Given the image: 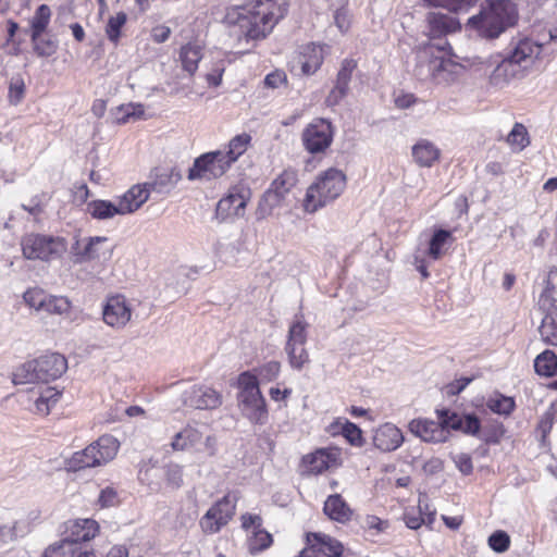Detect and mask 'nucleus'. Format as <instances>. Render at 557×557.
Instances as JSON below:
<instances>
[{
    "label": "nucleus",
    "mask_w": 557,
    "mask_h": 557,
    "mask_svg": "<svg viewBox=\"0 0 557 557\" xmlns=\"http://www.w3.org/2000/svg\"><path fill=\"white\" fill-rule=\"evenodd\" d=\"M284 0H247L242 5L226 8L222 24L238 42L265 39L287 14Z\"/></svg>",
    "instance_id": "1"
},
{
    "label": "nucleus",
    "mask_w": 557,
    "mask_h": 557,
    "mask_svg": "<svg viewBox=\"0 0 557 557\" xmlns=\"http://www.w3.org/2000/svg\"><path fill=\"white\" fill-rule=\"evenodd\" d=\"M542 52V46L530 38L513 39L510 49L491 74V83L503 87L512 81L522 79L533 69Z\"/></svg>",
    "instance_id": "2"
},
{
    "label": "nucleus",
    "mask_w": 557,
    "mask_h": 557,
    "mask_svg": "<svg viewBox=\"0 0 557 557\" xmlns=\"http://www.w3.org/2000/svg\"><path fill=\"white\" fill-rule=\"evenodd\" d=\"M519 18L518 7L512 0H484L479 14L468 20V26L486 39L498 38Z\"/></svg>",
    "instance_id": "3"
},
{
    "label": "nucleus",
    "mask_w": 557,
    "mask_h": 557,
    "mask_svg": "<svg viewBox=\"0 0 557 557\" xmlns=\"http://www.w3.org/2000/svg\"><path fill=\"white\" fill-rule=\"evenodd\" d=\"M448 46L446 40L424 46L418 53L417 75L423 79H434L438 84L453 82L461 67L446 58Z\"/></svg>",
    "instance_id": "4"
},
{
    "label": "nucleus",
    "mask_w": 557,
    "mask_h": 557,
    "mask_svg": "<svg viewBox=\"0 0 557 557\" xmlns=\"http://www.w3.org/2000/svg\"><path fill=\"white\" fill-rule=\"evenodd\" d=\"M346 187V176L337 169L330 168L322 172L308 187L304 210L307 213H314L337 199Z\"/></svg>",
    "instance_id": "5"
},
{
    "label": "nucleus",
    "mask_w": 557,
    "mask_h": 557,
    "mask_svg": "<svg viewBox=\"0 0 557 557\" xmlns=\"http://www.w3.org/2000/svg\"><path fill=\"white\" fill-rule=\"evenodd\" d=\"M67 369L64 356L52 352L22 364L13 374L14 384L49 382L59 379Z\"/></svg>",
    "instance_id": "6"
},
{
    "label": "nucleus",
    "mask_w": 557,
    "mask_h": 557,
    "mask_svg": "<svg viewBox=\"0 0 557 557\" xmlns=\"http://www.w3.org/2000/svg\"><path fill=\"white\" fill-rule=\"evenodd\" d=\"M120 448L112 435H102L85 449L76 451L65 461L67 471L77 472L86 468L101 467L114 459Z\"/></svg>",
    "instance_id": "7"
},
{
    "label": "nucleus",
    "mask_w": 557,
    "mask_h": 557,
    "mask_svg": "<svg viewBox=\"0 0 557 557\" xmlns=\"http://www.w3.org/2000/svg\"><path fill=\"white\" fill-rule=\"evenodd\" d=\"M238 406L242 413L253 424L263 425L268 421V409L257 375L244 372L238 376Z\"/></svg>",
    "instance_id": "8"
},
{
    "label": "nucleus",
    "mask_w": 557,
    "mask_h": 557,
    "mask_svg": "<svg viewBox=\"0 0 557 557\" xmlns=\"http://www.w3.org/2000/svg\"><path fill=\"white\" fill-rule=\"evenodd\" d=\"M297 175L293 171H284L271 184V188L263 195L257 209L258 219H265L273 210L281 206L285 195L296 185Z\"/></svg>",
    "instance_id": "9"
},
{
    "label": "nucleus",
    "mask_w": 557,
    "mask_h": 557,
    "mask_svg": "<svg viewBox=\"0 0 557 557\" xmlns=\"http://www.w3.org/2000/svg\"><path fill=\"white\" fill-rule=\"evenodd\" d=\"M22 251L27 259L49 260L64 250L63 240L52 236L28 234L22 238Z\"/></svg>",
    "instance_id": "10"
},
{
    "label": "nucleus",
    "mask_w": 557,
    "mask_h": 557,
    "mask_svg": "<svg viewBox=\"0 0 557 557\" xmlns=\"http://www.w3.org/2000/svg\"><path fill=\"white\" fill-rule=\"evenodd\" d=\"M334 136L333 126L330 121L322 117L314 119L302 131L301 140L305 149L311 153H322L332 144Z\"/></svg>",
    "instance_id": "11"
},
{
    "label": "nucleus",
    "mask_w": 557,
    "mask_h": 557,
    "mask_svg": "<svg viewBox=\"0 0 557 557\" xmlns=\"http://www.w3.org/2000/svg\"><path fill=\"white\" fill-rule=\"evenodd\" d=\"M224 151H213L202 154L194 162V166L189 170V180H211L222 176L231 166Z\"/></svg>",
    "instance_id": "12"
},
{
    "label": "nucleus",
    "mask_w": 557,
    "mask_h": 557,
    "mask_svg": "<svg viewBox=\"0 0 557 557\" xmlns=\"http://www.w3.org/2000/svg\"><path fill=\"white\" fill-rule=\"evenodd\" d=\"M235 509V499L225 495L202 516L199 522L201 530L207 534L218 533L233 518Z\"/></svg>",
    "instance_id": "13"
},
{
    "label": "nucleus",
    "mask_w": 557,
    "mask_h": 557,
    "mask_svg": "<svg viewBox=\"0 0 557 557\" xmlns=\"http://www.w3.org/2000/svg\"><path fill=\"white\" fill-rule=\"evenodd\" d=\"M249 197L250 190L246 186L235 185L231 187L216 205V216L222 221L243 216Z\"/></svg>",
    "instance_id": "14"
},
{
    "label": "nucleus",
    "mask_w": 557,
    "mask_h": 557,
    "mask_svg": "<svg viewBox=\"0 0 557 557\" xmlns=\"http://www.w3.org/2000/svg\"><path fill=\"white\" fill-rule=\"evenodd\" d=\"M438 421L430 419H414L408 428L409 431L417 437L428 443H443L448 440L449 431L444 423V410L437 411Z\"/></svg>",
    "instance_id": "15"
},
{
    "label": "nucleus",
    "mask_w": 557,
    "mask_h": 557,
    "mask_svg": "<svg viewBox=\"0 0 557 557\" xmlns=\"http://www.w3.org/2000/svg\"><path fill=\"white\" fill-rule=\"evenodd\" d=\"M132 314V306L122 295L109 297L102 308L103 322L114 330L124 329L131 321Z\"/></svg>",
    "instance_id": "16"
},
{
    "label": "nucleus",
    "mask_w": 557,
    "mask_h": 557,
    "mask_svg": "<svg viewBox=\"0 0 557 557\" xmlns=\"http://www.w3.org/2000/svg\"><path fill=\"white\" fill-rule=\"evenodd\" d=\"M185 406L200 410H211L221 406L222 395L210 386L194 385L183 394Z\"/></svg>",
    "instance_id": "17"
},
{
    "label": "nucleus",
    "mask_w": 557,
    "mask_h": 557,
    "mask_svg": "<svg viewBox=\"0 0 557 557\" xmlns=\"http://www.w3.org/2000/svg\"><path fill=\"white\" fill-rule=\"evenodd\" d=\"M108 243L109 238L106 236L89 237L83 246L77 243L75 248L76 261L87 262L110 258L113 249L108 245Z\"/></svg>",
    "instance_id": "18"
},
{
    "label": "nucleus",
    "mask_w": 557,
    "mask_h": 557,
    "mask_svg": "<svg viewBox=\"0 0 557 557\" xmlns=\"http://www.w3.org/2000/svg\"><path fill=\"white\" fill-rule=\"evenodd\" d=\"M337 461V453L333 449L319 448L313 453L307 454L302 457L301 469L304 474L317 475L331 467L335 466Z\"/></svg>",
    "instance_id": "19"
},
{
    "label": "nucleus",
    "mask_w": 557,
    "mask_h": 557,
    "mask_svg": "<svg viewBox=\"0 0 557 557\" xmlns=\"http://www.w3.org/2000/svg\"><path fill=\"white\" fill-rule=\"evenodd\" d=\"M160 473L164 476L166 486L171 490H178L183 485V468L176 463H169L162 469L156 467L146 469L141 480L147 481L149 488L157 492L160 490V484L153 482L151 478Z\"/></svg>",
    "instance_id": "20"
},
{
    "label": "nucleus",
    "mask_w": 557,
    "mask_h": 557,
    "mask_svg": "<svg viewBox=\"0 0 557 557\" xmlns=\"http://www.w3.org/2000/svg\"><path fill=\"white\" fill-rule=\"evenodd\" d=\"M306 544L314 555L322 553L326 557H342L344 553V546L339 541L320 532L307 533Z\"/></svg>",
    "instance_id": "21"
},
{
    "label": "nucleus",
    "mask_w": 557,
    "mask_h": 557,
    "mask_svg": "<svg viewBox=\"0 0 557 557\" xmlns=\"http://www.w3.org/2000/svg\"><path fill=\"white\" fill-rule=\"evenodd\" d=\"M404 435L401 431L392 423L379 426L373 434V444L381 451H393L401 446Z\"/></svg>",
    "instance_id": "22"
},
{
    "label": "nucleus",
    "mask_w": 557,
    "mask_h": 557,
    "mask_svg": "<svg viewBox=\"0 0 557 557\" xmlns=\"http://www.w3.org/2000/svg\"><path fill=\"white\" fill-rule=\"evenodd\" d=\"M357 64L351 59H345L337 73L336 84L330 91L326 102L329 106L337 104L348 92L351 75Z\"/></svg>",
    "instance_id": "23"
},
{
    "label": "nucleus",
    "mask_w": 557,
    "mask_h": 557,
    "mask_svg": "<svg viewBox=\"0 0 557 557\" xmlns=\"http://www.w3.org/2000/svg\"><path fill=\"white\" fill-rule=\"evenodd\" d=\"M327 46L314 42L307 44L301 47L299 54V63L301 73L305 75L314 74L323 63L325 49Z\"/></svg>",
    "instance_id": "24"
},
{
    "label": "nucleus",
    "mask_w": 557,
    "mask_h": 557,
    "mask_svg": "<svg viewBox=\"0 0 557 557\" xmlns=\"http://www.w3.org/2000/svg\"><path fill=\"white\" fill-rule=\"evenodd\" d=\"M42 557H96V554L67 537L49 545Z\"/></svg>",
    "instance_id": "25"
},
{
    "label": "nucleus",
    "mask_w": 557,
    "mask_h": 557,
    "mask_svg": "<svg viewBox=\"0 0 557 557\" xmlns=\"http://www.w3.org/2000/svg\"><path fill=\"white\" fill-rule=\"evenodd\" d=\"M150 189L147 185H134L125 194L115 198L123 215L138 210L149 198Z\"/></svg>",
    "instance_id": "26"
},
{
    "label": "nucleus",
    "mask_w": 557,
    "mask_h": 557,
    "mask_svg": "<svg viewBox=\"0 0 557 557\" xmlns=\"http://www.w3.org/2000/svg\"><path fill=\"white\" fill-rule=\"evenodd\" d=\"M413 161L421 168H432L441 158V149L429 139H419L411 148Z\"/></svg>",
    "instance_id": "27"
},
{
    "label": "nucleus",
    "mask_w": 557,
    "mask_h": 557,
    "mask_svg": "<svg viewBox=\"0 0 557 557\" xmlns=\"http://www.w3.org/2000/svg\"><path fill=\"white\" fill-rule=\"evenodd\" d=\"M182 176L176 169H159L154 172L151 182L146 183L150 191L166 194L181 181Z\"/></svg>",
    "instance_id": "28"
},
{
    "label": "nucleus",
    "mask_w": 557,
    "mask_h": 557,
    "mask_svg": "<svg viewBox=\"0 0 557 557\" xmlns=\"http://www.w3.org/2000/svg\"><path fill=\"white\" fill-rule=\"evenodd\" d=\"M444 423L448 431L459 430L466 434L475 435L480 430V421L473 414H457L449 410H444Z\"/></svg>",
    "instance_id": "29"
},
{
    "label": "nucleus",
    "mask_w": 557,
    "mask_h": 557,
    "mask_svg": "<svg viewBox=\"0 0 557 557\" xmlns=\"http://www.w3.org/2000/svg\"><path fill=\"white\" fill-rule=\"evenodd\" d=\"M428 23L431 38H440L460 28V23L455 17L436 12L429 13Z\"/></svg>",
    "instance_id": "30"
},
{
    "label": "nucleus",
    "mask_w": 557,
    "mask_h": 557,
    "mask_svg": "<svg viewBox=\"0 0 557 557\" xmlns=\"http://www.w3.org/2000/svg\"><path fill=\"white\" fill-rule=\"evenodd\" d=\"M323 511L331 520L339 523H347L352 517V510L339 494L326 498Z\"/></svg>",
    "instance_id": "31"
},
{
    "label": "nucleus",
    "mask_w": 557,
    "mask_h": 557,
    "mask_svg": "<svg viewBox=\"0 0 557 557\" xmlns=\"http://www.w3.org/2000/svg\"><path fill=\"white\" fill-rule=\"evenodd\" d=\"M203 440V432L194 426H187L175 434L171 446L174 450L195 449L200 450Z\"/></svg>",
    "instance_id": "32"
},
{
    "label": "nucleus",
    "mask_w": 557,
    "mask_h": 557,
    "mask_svg": "<svg viewBox=\"0 0 557 557\" xmlns=\"http://www.w3.org/2000/svg\"><path fill=\"white\" fill-rule=\"evenodd\" d=\"M453 243L451 232L442 228L436 230L429 242L426 256L432 260H438L447 252Z\"/></svg>",
    "instance_id": "33"
},
{
    "label": "nucleus",
    "mask_w": 557,
    "mask_h": 557,
    "mask_svg": "<svg viewBox=\"0 0 557 557\" xmlns=\"http://www.w3.org/2000/svg\"><path fill=\"white\" fill-rule=\"evenodd\" d=\"M70 531V539L82 545V543L89 542L98 534L99 524L92 519H78L73 522Z\"/></svg>",
    "instance_id": "34"
},
{
    "label": "nucleus",
    "mask_w": 557,
    "mask_h": 557,
    "mask_svg": "<svg viewBox=\"0 0 557 557\" xmlns=\"http://www.w3.org/2000/svg\"><path fill=\"white\" fill-rule=\"evenodd\" d=\"M87 212L97 220H110L115 215H123L116 200H92L87 203Z\"/></svg>",
    "instance_id": "35"
},
{
    "label": "nucleus",
    "mask_w": 557,
    "mask_h": 557,
    "mask_svg": "<svg viewBox=\"0 0 557 557\" xmlns=\"http://www.w3.org/2000/svg\"><path fill=\"white\" fill-rule=\"evenodd\" d=\"M145 108L141 103H125L116 107L112 111L113 121L117 124H125L131 120L144 119Z\"/></svg>",
    "instance_id": "36"
},
{
    "label": "nucleus",
    "mask_w": 557,
    "mask_h": 557,
    "mask_svg": "<svg viewBox=\"0 0 557 557\" xmlns=\"http://www.w3.org/2000/svg\"><path fill=\"white\" fill-rule=\"evenodd\" d=\"M201 58V48L198 45L187 44L181 49L180 59L182 61L183 69L189 74H194L197 71L198 63Z\"/></svg>",
    "instance_id": "37"
},
{
    "label": "nucleus",
    "mask_w": 557,
    "mask_h": 557,
    "mask_svg": "<svg viewBox=\"0 0 557 557\" xmlns=\"http://www.w3.org/2000/svg\"><path fill=\"white\" fill-rule=\"evenodd\" d=\"M540 326L542 339L553 346H557V309H548Z\"/></svg>",
    "instance_id": "38"
},
{
    "label": "nucleus",
    "mask_w": 557,
    "mask_h": 557,
    "mask_svg": "<svg viewBox=\"0 0 557 557\" xmlns=\"http://www.w3.org/2000/svg\"><path fill=\"white\" fill-rule=\"evenodd\" d=\"M51 18V10L47 4L37 8L34 16L30 18V39L42 35L47 29Z\"/></svg>",
    "instance_id": "39"
},
{
    "label": "nucleus",
    "mask_w": 557,
    "mask_h": 557,
    "mask_svg": "<svg viewBox=\"0 0 557 557\" xmlns=\"http://www.w3.org/2000/svg\"><path fill=\"white\" fill-rule=\"evenodd\" d=\"M506 143L510 146L512 151H522L530 144L527 127L522 123H515L507 135Z\"/></svg>",
    "instance_id": "40"
},
{
    "label": "nucleus",
    "mask_w": 557,
    "mask_h": 557,
    "mask_svg": "<svg viewBox=\"0 0 557 557\" xmlns=\"http://www.w3.org/2000/svg\"><path fill=\"white\" fill-rule=\"evenodd\" d=\"M540 305L547 309H557V269L547 276V284L540 297Z\"/></svg>",
    "instance_id": "41"
},
{
    "label": "nucleus",
    "mask_w": 557,
    "mask_h": 557,
    "mask_svg": "<svg viewBox=\"0 0 557 557\" xmlns=\"http://www.w3.org/2000/svg\"><path fill=\"white\" fill-rule=\"evenodd\" d=\"M534 369L537 374L553 376L557 373V357L550 350L540 354L534 360Z\"/></svg>",
    "instance_id": "42"
},
{
    "label": "nucleus",
    "mask_w": 557,
    "mask_h": 557,
    "mask_svg": "<svg viewBox=\"0 0 557 557\" xmlns=\"http://www.w3.org/2000/svg\"><path fill=\"white\" fill-rule=\"evenodd\" d=\"M306 344H286L285 351L289 366L295 370H301L309 362V354L305 348Z\"/></svg>",
    "instance_id": "43"
},
{
    "label": "nucleus",
    "mask_w": 557,
    "mask_h": 557,
    "mask_svg": "<svg viewBox=\"0 0 557 557\" xmlns=\"http://www.w3.org/2000/svg\"><path fill=\"white\" fill-rule=\"evenodd\" d=\"M60 396V392H58L55 388H45L35 400L37 412L41 414H48L50 412V408L58 403Z\"/></svg>",
    "instance_id": "44"
},
{
    "label": "nucleus",
    "mask_w": 557,
    "mask_h": 557,
    "mask_svg": "<svg viewBox=\"0 0 557 557\" xmlns=\"http://www.w3.org/2000/svg\"><path fill=\"white\" fill-rule=\"evenodd\" d=\"M127 22L125 12H117L115 15L110 16L106 26V35L108 39L116 45L121 37V29Z\"/></svg>",
    "instance_id": "45"
},
{
    "label": "nucleus",
    "mask_w": 557,
    "mask_h": 557,
    "mask_svg": "<svg viewBox=\"0 0 557 557\" xmlns=\"http://www.w3.org/2000/svg\"><path fill=\"white\" fill-rule=\"evenodd\" d=\"M308 323L302 315H297L288 330L286 344H306Z\"/></svg>",
    "instance_id": "46"
},
{
    "label": "nucleus",
    "mask_w": 557,
    "mask_h": 557,
    "mask_svg": "<svg viewBox=\"0 0 557 557\" xmlns=\"http://www.w3.org/2000/svg\"><path fill=\"white\" fill-rule=\"evenodd\" d=\"M251 137L244 133L235 136L228 144V148L224 151L228 160L235 162L248 148Z\"/></svg>",
    "instance_id": "47"
},
{
    "label": "nucleus",
    "mask_w": 557,
    "mask_h": 557,
    "mask_svg": "<svg viewBox=\"0 0 557 557\" xmlns=\"http://www.w3.org/2000/svg\"><path fill=\"white\" fill-rule=\"evenodd\" d=\"M71 302L66 297L48 295L41 311L49 314L62 315L70 311Z\"/></svg>",
    "instance_id": "48"
},
{
    "label": "nucleus",
    "mask_w": 557,
    "mask_h": 557,
    "mask_svg": "<svg viewBox=\"0 0 557 557\" xmlns=\"http://www.w3.org/2000/svg\"><path fill=\"white\" fill-rule=\"evenodd\" d=\"M33 49L38 57L47 58L54 54L58 50V41L51 37L44 38L38 35L35 39H30Z\"/></svg>",
    "instance_id": "49"
},
{
    "label": "nucleus",
    "mask_w": 557,
    "mask_h": 557,
    "mask_svg": "<svg viewBox=\"0 0 557 557\" xmlns=\"http://www.w3.org/2000/svg\"><path fill=\"white\" fill-rule=\"evenodd\" d=\"M273 544V536L267 530L259 532V534L249 535L247 539V546L251 554H258L268 549Z\"/></svg>",
    "instance_id": "50"
},
{
    "label": "nucleus",
    "mask_w": 557,
    "mask_h": 557,
    "mask_svg": "<svg viewBox=\"0 0 557 557\" xmlns=\"http://www.w3.org/2000/svg\"><path fill=\"white\" fill-rule=\"evenodd\" d=\"M240 522L243 530L247 533V539L249 535L259 534V532H263L265 529L263 528V519L260 515L246 512L240 516Z\"/></svg>",
    "instance_id": "51"
},
{
    "label": "nucleus",
    "mask_w": 557,
    "mask_h": 557,
    "mask_svg": "<svg viewBox=\"0 0 557 557\" xmlns=\"http://www.w3.org/2000/svg\"><path fill=\"white\" fill-rule=\"evenodd\" d=\"M486 406L495 413L509 414L515 408V401L511 397L495 395L488 398Z\"/></svg>",
    "instance_id": "52"
},
{
    "label": "nucleus",
    "mask_w": 557,
    "mask_h": 557,
    "mask_svg": "<svg viewBox=\"0 0 557 557\" xmlns=\"http://www.w3.org/2000/svg\"><path fill=\"white\" fill-rule=\"evenodd\" d=\"M430 5L441 7L450 12L467 11L476 0H426Z\"/></svg>",
    "instance_id": "53"
},
{
    "label": "nucleus",
    "mask_w": 557,
    "mask_h": 557,
    "mask_svg": "<svg viewBox=\"0 0 557 557\" xmlns=\"http://www.w3.org/2000/svg\"><path fill=\"white\" fill-rule=\"evenodd\" d=\"M21 524L22 523L20 521L14 520L0 525V542L4 544L14 542L18 535L25 533V530L22 529Z\"/></svg>",
    "instance_id": "54"
},
{
    "label": "nucleus",
    "mask_w": 557,
    "mask_h": 557,
    "mask_svg": "<svg viewBox=\"0 0 557 557\" xmlns=\"http://www.w3.org/2000/svg\"><path fill=\"white\" fill-rule=\"evenodd\" d=\"M488 546L496 553H505L510 546V536L502 530L492 533L487 540Z\"/></svg>",
    "instance_id": "55"
},
{
    "label": "nucleus",
    "mask_w": 557,
    "mask_h": 557,
    "mask_svg": "<svg viewBox=\"0 0 557 557\" xmlns=\"http://www.w3.org/2000/svg\"><path fill=\"white\" fill-rule=\"evenodd\" d=\"M48 294H46L42 289L32 288L24 293V300L30 307L37 311H41L45 307L46 299Z\"/></svg>",
    "instance_id": "56"
},
{
    "label": "nucleus",
    "mask_w": 557,
    "mask_h": 557,
    "mask_svg": "<svg viewBox=\"0 0 557 557\" xmlns=\"http://www.w3.org/2000/svg\"><path fill=\"white\" fill-rule=\"evenodd\" d=\"M25 91V84L21 76L11 78L9 86V100L12 104H17L22 101Z\"/></svg>",
    "instance_id": "57"
},
{
    "label": "nucleus",
    "mask_w": 557,
    "mask_h": 557,
    "mask_svg": "<svg viewBox=\"0 0 557 557\" xmlns=\"http://www.w3.org/2000/svg\"><path fill=\"white\" fill-rule=\"evenodd\" d=\"M342 433L351 445H362L361 430L355 423L346 421L342 428Z\"/></svg>",
    "instance_id": "58"
},
{
    "label": "nucleus",
    "mask_w": 557,
    "mask_h": 557,
    "mask_svg": "<svg viewBox=\"0 0 557 557\" xmlns=\"http://www.w3.org/2000/svg\"><path fill=\"white\" fill-rule=\"evenodd\" d=\"M119 502V494L114 487L107 486L106 488L101 490L100 495L98 497V504L101 508L116 506Z\"/></svg>",
    "instance_id": "59"
},
{
    "label": "nucleus",
    "mask_w": 557,
    "mask_h": 557,
    "mask_svg": "<svg viewBox=\"0 0 557 557\" xmlns=\"http://www.w3.org/2000/svg\"><path fill=\"white\" fill-rule=\"evenodd\" d=\"M281 371V363L278 361H269L258 368V375L264 381H273L277 377Z\"/></svg>",
    "instance_id": "60"
},
{
    "label": "nucleus",
    "mask_w": 557,
    "mask_h": 557,
    "mask_svg": "<svg viewBox=\"0 0 557 557\" xmlns=\"http://www.w3.org/2000/svg\"><path fill=\"white\" fill-rule=\"evenodd\" d=\"M451 459L457 469L463 474L469 475L473 471V463L470 455L466 453H458L451 456Z\"/></svg>",
    "instance_id": "61"
},
{
    "label": "nucleus",
    "mask_w": 557,
    "mask_h": 557,
    "mask_svg": "<svg viewBox=\"0 0 557 557\" xmlns=\"http://www.w3.org/2000/svg\"><path fill=\"white\" fill-rule=\"evenodd\" d=\"M334 22L342 33H346L350 27V14L347 9L341 8L335 11Z\"/></svg>",
    "instance_id": "62"
},
{
    "label": "nucleus",
    "mask_w": 557,
    "mask_h": 557,
    "mask_svg": "<svg viewBox=\"0 0 557 557\" xmlns=\"http://www.w3.org/2000/svg\"><path fill=\"white\" fill-rule=\"evenodd\" d=\"M287 82L286 74L282 71H274L264 78V85L269 88H278Z\"/></svg>",
    "instance_id": "63"
},
{
    "label": "nucleus",
    "mask_w": 557,
    "mask_h": 557,
    "mask_svg": "<svg viewBox=\"0 0 557 557\" xmlns=\"http://www.w3.org/2000/svg\"><path fill=\"white\" fill-rule=\"evenodd\" d=\"M22 208L34 216L39 215L44 211L42 196L33 197L28 203H23Z\"/></svg>",
    "instance_id": "64"
}]
</instances>
